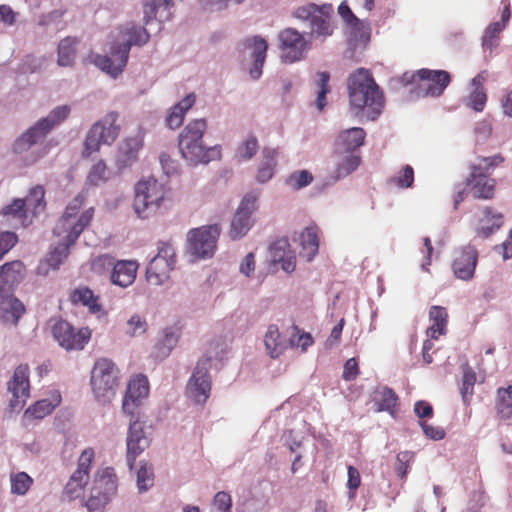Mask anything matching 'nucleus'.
<instances>
[{
  "label": "nucleus",
  "mask_w": 512,
  "mask_h": 512,
  "mask_svg": "<svg viewBox=\"0 0 512 512\" xmlns=\"http://www.w3.org/2000/svg\"><path fill=\"white\" fill-rule=\"evenodd\" d=\"M350 111L355 116L375 120L384 108L383 95L370 72L360 68L348 80Z\"/></svg>",
  "instance_id": "1"
},
{
  "label": "nucleus",
  "mask_w": 512,
  "mask_h": 512,
  "mask_svg": "<svg viewBox=\"0 0 512 512\" xmlns=\"http://www.w3.org/2000/svg\"><path fill=\"white\" fill-rule=\"evenodd\" d=\"M147 30L133 22L123 25L115 42L111 45L110 55H95L93 63L112 78L118 77L127 64L132 45L142 46L149 41Z\"/></svg>",
  "instance_id": "2"
},
{
  "label": "nucleus",
  "mask_w": 512,
  "mask_h": 512,
  "mask_svg": "<svg viewBox=\"0 0 512 512\" xmlns=\"http://www.w3.org/2000/svg\"><path fill=\"white\" fill-rule=\"evenodd\" d=\"M207 127L205 119H194L188 122L178 136L181 157L189 166L206 165L221 158L219 145L208 147L203 142Z\"/></svg>",
  "instance_id": "3"
},
{
  "label": "nucleus",
  "mask_w": 512,
  "mask_h": 512,
  "mask_svg": "<svg viewBox=\"0 0 512 512\" xmlns=\"http://www.w3.org/2000/svg\"><path fill=\"white\" fill-rule=\"evenodd\" d=\"M23 264L20 261L5 263L0 267V320L16 325L25 311L24 305L13 295L14 287L21 281Z\"/></svg>",
  "instance_id": "4"
},
{
  "label": "nucleus",
  "mask_w": 512,
  "mask_h": 512,
  "mask_svg": "<svg viewBox=\"0 0 512 512\" xmlns=\"http://www.w3.org/2000/svg\"><path fill=\"white\" fill-rule=\"evenodd\" d=\"M85 201L83 193L77 194L66 206L62 216L58 219L53 233L68 243H75L80 234L90 224L94 217L92 207L82 210Z\"/></svg>",
  "instance_id": "5"
},
{
  "label": "nucleus",
  "mask_w": 512,
  "mask_h": 512,
  "mask_svg": "<svg viewBox=\"0 0 512 512\" xmlns=\"http://www.w3.org/2000/svg\"><path fill=\"white\" fill-rule=\"evenodd\" d=\"M167 199V189L154 177L142 178L134 185L132 209L142 220L157 215Z\"/></svg>",
  "instance_id": "6"
},
{
  "label": "nucleus",
  "mask_w": 512,
  "mask_h": 512,
  "mask_svg": "<svg viewBox=\"0 0 512 512\" xmlns=\"http://www.w3.org/2000/svg\"><path fill=\"white\" fill-rule=\"evenodd\" d=\"M70 113L71 106L66 104L53 108L46 117L39 119L16 139L13 151L17 154L28 152L32 146L41 143L52 130L62 124Z\"/></svg>",
  "instance_id": "7"
},
{
  "label": "nucleus",
  "mask_w": 512,
  "mask_h": 512,
  "mask_svg": "<svg viewBox=\"0 0 512 512\" xmlns=\"http://www.w3.org/2000/svg\"><path fill=\"white\" fill-rule=\"evenodd\" d=\"M119 382L120 370L111 359L100 358L95 361L91 370L90 384L98 402H110L116 394Z\"/></svg>",
  "instance_id": "8"
},
{
  "label": "nucleus",
  "mask_w": 512,
  "mask_h": 512,
  "mask_svg": "<svg viewBox=\"0 0 512 512\" xmlns=\"http://www.w3.org/2000/svg\"><path fill=\"white\" fill-rule=\"evenodd\" d=\"M118 477L112 467L96 471L85 505L90 512L102 511L116 496Z\"/></svg>",
  "instance_id": "9"
},
{
  "label": "nucleus",
  "mask_w": 512,
  "mask_h": 512,
  "mask_svg": "<svg viewBox=\"0 0 512 512\" xmlns=\"http://www.w3.org/2000/svg\"><path fill=\"white\" fill-rule=\"evenodd\" d=\"M221 234L219 224L203 225L187 233L186 254L191 262L210 259L217 249Z\"/></svg>",
  "instance_id": "10"
},
{
  "label": "nucleus",
  "mask_w": 512,
  "mask_h": 512,
  "mask_svg": "<svg viewBox=\"0 0 512 512\" xmlns=\"http://www.w3.org/2000/svg\"><path fill=\"white\" fill-rule=\"evenodd\" d=\"M407 83L415 84V94L417 97H438L450 83V75L444 70L421 69L411 75Z\"/></svg>",
  "instance_id": "11"
},
{
  "label": "nucleus",
  "mask_w": 512,
  "mask_h": 512,
  "mask_svg": "<svg viewBox=\"0 0 512 512\" xmlns=\"http://www.w3.org/2000/svg\"><path fill=\"white\" fill-rule=\"evenodd\" d=\"M331 5H323L321 7L315 4H309L299 7L295 10V18L302 21H309L310 35L316 38H326L333 33L331 24Z\"/></svg>",
  "instance_id": "12"
},
{
  "label": "nucleus",
  "mask_w": 512,
  "mask_h": 512,
  "mask_svg": "<svg viewBox=\"0 0 512 512\" xmlns=\"http://www.w3.org/2000/svg\"><path fill=\"white\" fill-rule=\"evenodd\" d=\"M176 253L169 243H160L157 254L150 260L146 269L147 281L155 286L164 284L174 269Z\"/></svg>",
  "instance_id": "13"
},
{
  "label": "nucleus",
  "mask_w": 512,
  "mask_h": 512,
  "mask_svg": "<svg viewBox=\"0 0 512 512\" xmlns=\"http://www.w3.org/2000/svg\"><path fill=\"white\" fill-rule=\"evenodd\" d=\"M267 49V42L258 36L247 38L241 44V62L253 80H258L262 75Z\"/></svg>",
  "instance_id": "14"
},
{
  "label": "nucleus",
  "mask_w": 512,
  "mask_h": 512,
  "mask_svg": "<svg viewBox=\"0 0 512 512\" xmlns=\"http://www.w3.org/2000/svg\"><path fill=\"white\" fill-rule=\"evenodd\" d=\"M258 195L247 193L241 200L230 224L229 237L232 240L243 238L252 228L254 220L252 214L258 208Z\"/></svg>",
  "instance_id": "15"
},
{
  "label": "nucleus",
  "mask_w": 512,
  "mask_h": 512,
  "mask_svg": "<svg viewBox=\"0 0 512 512\" xmlns=\"http://www.w3.org/2000/svg\"><path fill=\"white\" fill-rule=\"evenodd\" d=\"M52 334L59 346L67 351L82 350L91 338V330L89 328L76 329L64 320L54 324Z\"/></svg>",
  "instance_id": "16"
},
{
  "label": "nucleus",
  "mask_w": 512,
  "mask_h": 512,
  "mask_svg": "<svg viewBox=\"0 0 512 512\" xmlns=\"http://www.w3.org/2000/svg\"><path fill=\"white\" fill-rule=\"evenodd\" d=\"M7 390L11 394L10 408L12 411H20L30 395L29 367L20 364L7 382Z\"/></svg>",
  "instance_id": "17"
},
{
  "label": "nucleus",
  "mask_w": 512,
  "mask_h": 512,
  "mask_svg": "<svg viewBox=\"0 0 512 512\" xmlns=\"http://www.w3.org/2000/svg\"><path fill=\"white\" fill-rule=\"evenodd\" d=\"M281 57L284 61L293 63L300 60L308 50L309 44L304 36L294 28H286L279 33Z\"/></svg>",
  "instance_id": "18"
},
{
  "label": "nucleus",
  "mask_w": 512,
  "mask_h": 512,
  "mask_svg": "<svg viewBox=\"0 0 512 512\" xmlns=\"http://www.w3.org/2000/svg\"><path fill=\"white\" fill-rule=\"evenodd\" d=\"M208 369V360L199 361L189 379L187 394L195 403H205L210 395L211 381Z\"/></svg>",
  "instance_id": "19"
},
{
  "label": "nucleus",
  "mask_w": 512,
  "mask_h": 512,
  "mask_svg": "<svg viewBox=\"0 0 512 512\" xmlns=\"http://www.w3.org/2000/svg\"><path fill=\"white\" fill-rule=\"evenodd\" d=\"M338 13L346 24V33L355 44H366L370 39V30L366 22L357 18L347 2H342Z\"/></svg>",
  "instance_id": "20"
},
{
  "label": "nucleus",
  "mask_w": 512,
  "mask_h": 512,
  "mask_svg": "<svg viewBox=\"0 0 512 512\" xmlns=\"http://www.w3.org/2000/svg\"><path fill=\"white\" fill-rule=\"evenodd\" d=\"M149 394V382L146 376L137 375L133 377L127 387L126 395L123 400L122 409L129 415L134 414L135 408L141 405L142 400Z\"/></svg>",
  "instance_id": "21"
},
{
  "label": "nucleus",
  "mask_w": 512,
  "mask_h": 512,
  "mask_svg": "<svg viewBox=\"0 0 512 512\" xmlns=\"http://www.w3.org/2000/svg\"><path fill=\"white\" fill-rule=\"evenodd\" d=\"M478 253L473 246H466L456 252L452 269L455 276L461 280H470L474 276Z\"/></svg>",
  "instance_id": "22"
},
{
  "label": "nucleus",
  "mask_w": 512,
  "mask_h": 512,
  "mask_svg": "<svg viewBox=\"0 0 512 512\" xmlns=\"http://www.w3.org/2000/svg\"><path fill=\"white\" fill-rule=\"evenodd\" d=\"M143 146V139L136 135L124 139L118 147L115 166L118 171L131 167L138 160V154Z\"/></svg>",
  "instance_id": "23"
},
{
  "label": "nucleus",
  "mask_w": 512,
  "mask_h": 512,
  "mask_svg": "<svg viewBox=\"0 0 512 512\" xmlns=\"http://www.w3.org/2000/svg\"><path fill=\"white\" fill-rule=\"evenodd\" d=\"M126 445L127 462L129 467L132 468L137 456L149 446V439L144 433L142 424L138 421L130 422Z\"/></svg>",
  "instance_id": "24"
},
{
  "label": "nucleus",
  "mask_w": 512,
  "mask_h": 512,
  "mask_svg": "<svg viewBox=\"0 0 512 512\" xmlns=\"http://www.w3.org/2000/svg\"><path fill=\"white\" fill-rule=\"evenodd\" d=\"M174 3L171 0H143V22L149 25L153 20L164 23L171 20Z\"/></svg>",
  "instance_id": "25"
},
{
  "label": "nucleus",
  "mask_w": 512,
  "mask_h": 512,
  "mask_svg": "<svg viewBox=\"0 0 512 512\" xmlns=\"http://www.w3.org/2000/svg\"><path fill=\"white\" fill-rule=\"evenodd\" d=\"M0 223L13 228L27 227L32 223V217L25 209L22 199H15L0 212Z\"/></svg>",
  "instance_id": "26"
},
{
  "label": "nucleus",
  "mask_w": 512,
  "mask_h": 512,
  "mask_svg": "<svg viewBox=\"0 0 512 512\" xmlns=\"http://www.w3.org/2000/svg\"><path fill=\"white\" fill-rule=\"evenodd\" d=\"M476 233L481 237H488L503 224V215L489 207L480 209L476 214Z\"/></svg>",
  "instance_id": "27"
},
{
  "label": "nucleus",
  "mask_w": 512,
  "mask_h": 512,
  "mask_svg": "<svg viewBox=\"0 0 512 512\" xmlns=\"http://www.w3.org/2000/svg\"><path fill=\"white\" fill-rule=\"evenodd\" d=\"M138 264L136 261L122 260L115 262L111 281L120 287H128L135 281Z\"/></svg>",
  "instance_id": "28"
},
{
  "label": "nucleus",
  "mask_w": 512,
  "mask_h": 512,
  "mask_svg": "<svg viewBox=\"0 0 512 512\" xmlns=\"http://www.w3.org/2000/svg\"><path fill=\"white\" fill-rule=\"evenodd\" d=\"M365 135V131L360 127L343 131L338 136L335 153L355 152L363 144Z\"/></svg>",
  "instance_id": "29"
},
{
  "label": "nucleus",
  "mask_w": 512,
  "mask_h": 512,
  "mask_svg": "<svg viewBox=\"0 0 512 512\" xmlns=\"http://www.w3.org/2000/svg\"><path fill=\"white\" fill-rule=\"evenodd\" d=\"M118 114L108 113L103 118L93 124L102 137L104 145H112L120 133V127L117 125Z\"/></svg>",
  "instance_id": "30"
},
{
  "label": "nucleus",
  "mask_w": 512,
  "mask_h": 512,
  "mask_svg": "<svg viewBox=\"0 0 512 512\" xmlns=\"http://www.w3.org/2000/svg\"><path fill=\"white\" fill-rule=\"evenodd\" d=\"M178 334L172 328H165L154 345L152 356L158 361L166 359L178 343Z\"/></svg>",
  "instance_id": "31"
},
{
  "label": "nucleus",
  "mask_w": 512,
  "mask_h": 512,
  "mask_svg": "<svg viewBox=\"0 0 512 512\" xmlns=\"http://www.w3.org/2000/svg\"><path fill=\"white\" fill-rule=\"evenodd\" d=\"M298 243L301 248L299 254L307 261L313 260L318 253L319 241L316 227H306L298 236Z\"/></svg>",
  "instance_id": "32"
},
{
  "label": "nucleus",
  "mask_w": 512,
  "mask_h": 512,
  "mask_svg": "<svg viewBox=\"0 0 512 512\" xmlns=\"http://www.w3.org/2000/svg\"><path fill=\"white\" fill-rule=\"evenodd\" d=\"M61 402V395L58 391H53L48 398L41 399L30 406L25 414L35 419H43L49 415Z\"/></svg>",
  "instance_id": "33"
},
{
  "label": "nucleus",
  "mask_w": 512,
  "mask_h": 512,
  "mask_svg": "<svg viewBox=\"0 0 512 512\" xmlns=\"http://www.w3.org/2000/svg\"><path fill=\"white\" fill-rule=\"evenodd\" d=\"M264 344L267 353L272 358L279 357L288 347L286 339H284L276 325H270L264 336Z\"/></svg>",
  "instance_id": "34"
},
{
  "label": "nucleus",
  "mask_w": 512,
  "mask_h": 512,
  "mask_svg": "<svg viewBox=\"0 0 512 512\" xmlns=\"http://www.w3.org/2000/svg\"><path fill=\"white\" fill-rule=\"evenodd\" d=\"M111 178V171L104 160H99L93 164L85 179L86 188H96L107 183Z\"/></svg>",
  "instance_id": "35"
},
{
  "label": "nucleus",
  "mask_w": 512,
  "mask_h": 512,
  "mask_svg": "<svg viewBox=\"0 0 512 512\" xmlns=\"http://www.w3.org/2000/svg\"><path fill=\"white\" fill-rule=\"evenodd\" d=\"M448 314L445 308L432 306L429 311L430 327L427 329V335L432 339H438L440 335L445 334L447 327Z\"/></svg>",
  "instance_id": "36"
},
{
  "label": "nucleus",
  "mask_w": 512,
  "mask_h": 512,
  "mask_svg": "<svg viewBox=\"0 0 512 512\" xmlns=\"http://www.w3.org/2000/svg\"><path fill=\"white\" fill-rule=\"evenodd\" d=\"M73 304L83 305L93 314L101 312V306L98 304V297L88 287L81 286L73 290L70 295Z\"/></svg>",
  "instance_id": "37"
},
{
  "label": "nucleus",
  "mask_w": 512,
  "mask_h": 512,
  "mask_svg": "<svg viewBox=\"0 0 512 512\" xmlns=\"http://www.w3.org/2000/svg\"><path fill=\"white\" fill-rule=\"evenodd\" d=\"M263 161L258 168L256 180L259 183H266L272 179L277 166V151L273 148L263 149Z\"/></svg>",
  "instance_id": "38"
},
{
  "label": "nucleus",
  "mask_w": 512,
  "mask_h": 512,
  "mask_svg": "<svg viewBox=\"0 0 512 512\" xmlns=\"http://www.w3.org/2000/svg\"><path fill=\"white\" fill-rule=\"evenodd\" d=\"M468 185L476 198L489 199L494 194L495 180L486 175L471 176Z\"/></svg>",
  "instance_id": "39"
},
{
  "label": "nucleus",
  "mask_w": 512,
  "mask_h": 512,
  "mask_svg": "<svg viewBox=\"0 0 512 512\" xmlns=\"http://www.w3.org/2000/svg\"><path fill=\"white\" fill-rule=\"evenodd\" d=\"M44 195L45 191L43 187L36 186L30 190L29 194L24 199H22L25 203V209H27V212L32 219L44 211L46 206Z\"/></svg>",
  "instance_id": "40"
},
{
  "label": "nucleus",
  "mask_w": 512,
  "mask_h": 512,
  "mask_svg": "<svg viewBox=\"0 0 512 512\" xmlns=\"http://www.w3.org/2000/svg\"><path fill=\"white\" fill-rule=\"evenodd\" d=\"M77 39L66 37L58 45V64L62 67L71 66L76 58Z\"/></svg>",
  "instance_id": "41"
},
{
  "label": "nucleus",
  "mask_w": 512,
  "mask_h": 512,
  "mask_svg": "<svg viewBox=\"0 0 512 512\" xmlns=\"http://www.w3.org/2000/svg\"><path fill=\"white\" fill-rule=\"evenodd\" d=\"M336 157V174L338 178H343L352 173L360 163V158L355 152L336 153Z\"/></svg>",
  "instance_id": "42"
},
{
  "label": "nucleus",
  "mask_w": 512,
  "mask_h": 512,
  "mask_svg": "<svg viewBox=\"0 0 512 512\" xmlns=\"http://www.w3.org/2000/svg\"><path fill=\"white\" fill-rule=\"evenodd\" d=\"M259 149V143L254 135L247 136L236 148L234 159L243 163L252 159Z\"/></svg>",
  "instance_id": "43"
},
{
  "label": "nucleus",
  "mask_w": 512,
  "mask_h": 512,
  "mask_svg": "<svg viewBox=\"0 0 512 512\" xmlns=\"http://www.w3.org/2000/svg\"><path fill=\"white\" fill-rule=\"evenodd\" d=\"M154 485V471L152 465L141 461L136 475V486L139 493L147 492Z\"/></svg>",
  "instance_id": "44"
},
{
  "label": "nucleus",
  "mask_w": 512,
  "mask_h": 512,
  "mask_svg": "<svg viewBox=\"0 0 512 512\" xmlns=\"http://www.w3.org/2000/svg\"><path fill=\"white\" fill-rule=\"evenodd\" d=\"M497 412L503 419H508L512 415V385L507 388L497 390L496 401Z\"/></svg>",
  "instance_id": "45"
},
{
  "label": "nucleus",
  "mask_w": 512,
  "mask_h": 512,
  "mask_svg": "<svg viewBox=\"0 0 512 512\" xmlns=\"http://www.w3.org/2000/svg\"><path fill=\"white\" fill-rule=\"evenodd\" d=\"M88 479L87 477L73 473L64 488V495L70 500L82 497Z\"/></svg>",
  "instance_id": "46"
},
{
  "label": "nucleus",
  "mask_w": 512,
  "mask_h": 512,
  "mask_svg": "<svg viewBox=\"0 0 512 512\" xmlns=\"http://www.w3.org/2000/svg\"><path fill=\"white\" fill-rule=\"evenodd\" d=\"M500 22H493L489 24L484 30L482 36V47L485 50L493 51L499 45V35L505 29Z\"/></svg>",
  "instance_id": "47"
},
{
  "label": "nucleus",
  "mask_w": 512,
  "mask_h": 512,
  "mask_svg": "<svg viewBox=\"0 0 512 512\" xmlns=\"http://www.w3.org/2000/svg\"><path fill=\"white\" fill-rule=\"evenodd\" d=\"M502 161L503 158L499 154L493 155L491 157L479 158L477 163L474 164L472 167L471 176H488L494 170V168L497 167Z\"/></svg>",
  "instance_id": "48"
},
{
  "label": "nucleus",
  "mask_w": 512,
  "mask_h": 512,
  "mask_svg": "<svg viewBox=\"0 0 512 512\" xmlns=\"http://www.w3.org/2000/svg\"><path fill=\"white\" fill-rule=\"evenodd\" d=\"M101 145H104L102 142V137L99 134L98 130L92 125L88 130L85 140H84V148L82 151V156L87 158L91 156L93 153H96L100 150Z\"/></svg>",
  "instance_id": "49"
},
{
  "label": "nucleus",
  "mask_w": 512,
  "mask_h": 512,
  "mask_svg": "<svg viewBox=\"0 0 512 512\" xmlns=\"http://www.w3.org/2000/svg\"><path fill=\"white\" fill-rule=\"evenodd\" d=\"M58 239V245L54 247L47 258L48 265L53 269H57L59 267V265L68 256L69 248L75 244L68 243V241H63L61 238Z\"/></svg>",
  "instance_id": "50"
},
{
  "label": "nucleus",
  "mask_w": 512,
  "mask_h": 512,
  "mask_svg": "<svg viewBox=\"0 0 512 512\" xmlns=\"http://www.w3.org/2000/svg\"><path fill=\"white\" fill-rule=\"evenodd\" d=\"M377 411H392L397 404V396L389 388L380 389L375 397Z\"/></svg>",
  "instance_id": "51"
},
{
  "label": "nucleus",
  "mask_w": 512,
  "mask_h": 512,
  "mask_svg": "<svg viewBox=\"0 0 512 512\" xmlns=\"http://www.w3.org/2000/svg\"><path fill=\"white\" fill-rule=\"evenodd\" d=\"M10 483L11 493L22 496L25 495L27 491L30 489L33 480L27 473L18 472L16 474L11 475Z\"/></svg>",
  "instance_id": "52"
},
{
  "label": "nucleus",
  "mask_w": 512,
  "mask_h": 512,
  "mask_svg": "<svg viewBox=\"0 0 512 512\" xmlns=\"http://www.w3.org/2000/svg\"><path fill=\"white\" fill-rule=\"evenodd\" d=\"M463 377H462V387H461V395L462 400L465 404L469 403V400L473 394L474 385L476 382V374L472 370L471 367L465 365L463 367Z\"/></svg>",
  "instance_id": "53"
},
{
  "label": "nucleus",
  "mask_w": 512,
  "mask_h": 512,
  "mask_svg": "<svg viewBox=\"0 0 512 512\" xmlns=\"http://www.w3.org/2000/svg\"><path fill=\"white\" fill-rule=\"evenodd\" d=\"M318 81H317V97L315 101V105L319 111H322L326 106V95L330 92V87L328 85L330 75L328 72H319L318 73Z\"/></svg>",
  "instance_id": "54"
},
{
  "label": "nucleus",
  "mask_w": 512,
  "mask_h": 512,
  "mask_svg": "<svg viewBox=\"0 0 512 512\" xmlns=\"http://www.w3.org/2000/svg\"><path fill=\"white\" fill-rule=\"evenodd\" d=\"M313 175L307 170H298L289 175L286 184L293 190H300L310 185Z\"/></svg>",
  "instance_id": "55"
},
{
  "label": "nucleus",
  "mask_w": 512,
  "mask_h": 512,
  "mask_svg": "<svg viewBox=\"0 0 512 512\" xmlns=\"http://www.w3.org/2000/svg\"><path fill=\"white\" fill-rule=\"evenodd\" d=\"M147 330L146 320L138 314L132 315L126 323V334L131 337H139Z\"/></svg>",
  "instance_id": "56"
},
{
  "label": "nucleus",
  "mask_w": 512,
  "mask_h": 512,
  "mask_svg": "<svg viewBox=\"0 0 512 512\" xmlns=\"http://www.w3.org/2000/svg\"><path fill=\"white\" fill-rule=\"evenodd\" d=\"M487 101V95L484 89H472L467 96L466 105L477 112L483 111Z\"/></svg>",
  "instance_id": "57"
},
{
  "label": "nucleus",
  "mask_w": 512,
  "mask_h": 512,
  "mask_svg": "<svg viewBox=\"0 0 512 512\" xmlns=\"http://www.w3.org/2000/svg\"><path fill=\"white\" fill-rule=\"evenodd\" d=\"M115 260L108 254H102L94 257L91 261V270L96 274H103L113 269Z\"/></svg>",
  "instance_id": "58"
},
{
  "label": "nucleus",
  "mask_w": 512,
  "mask_h": 512,
  "mask_svg": "<svg viewBox=\"0 0 512 512\" xmlns=\"http://www.w3.org/2000/svg\"><path fill=\"white\" fill-rule=\"evenodd\" d=\"M94 459V451L90 448L85 449L79 459H78V466L74 473H77V475H82L84 477L89 478V471L91 464Z\"/></svg>",
  "instance_id": "59"
},
{
  "label": "nucleus",
  "mask_w": 512,
  "mask_h": 512,
  "mask_svg": "<svg viewBox=\"0 0 512 512\" xmlns=\"http://www.w3.org/2000/svg\"><path fill=\"white\" fill-rule=\"evenodd\" d=\"M212 512H232V498L224 492H218L213 499Z\"/></svg>",
  "instance_id": "60"
},
{
  "label": "nucleus",
  "mask_w": 512,
  "mask_h": 512,
  "mask_svg": "<svg viewBox=\"0 0 512 512\" xmlns=\"http://www.w3.org/2000/svg\"><path fill=\"white\" fill-rule=\"evenodd\" d=\"M293 252L287 240L282 239L275 242L270 248V254L274 263H279L287 255Z\"/></svg>",
  "instance_id": "61"
},
{
  "label": "nucleus",
  "mask_w": 512,
  "mask_h": 512,
  "mask_svg": "<svg viewBox=\"0 0 512 512\" xmlns=\"http://www.w3.org/2000/svg\"><path fill=\"white\" fill-rule=\"evenodd\" d=\"M392 181L400 188L411 187L414 181V171L409 165L404 166Z\"/></svg>",
  "instance_id": "62"
},
{
  "label": "nucleus",
  "mask_w": 512,
  "mask_h": 512,
  "mask_svg": "<svg viewBox=\"0 0 512 512\" xmlns=\"http://www.w3.org/2000/svg\"><path fill=\"white\" fill-rule=\"evenodd\" d=\"M414 453L403 451L397 455L396 471L401 478H404L409 470V463L413 460Z\"/></svg>",
  "instance_id": "63"
},
{
  "label": "nucleus",
  "mask_w": 512,
  "mask_h": 512,
  "mask_svg": "<svg viewBox=\"0 0 512 512\" xmlns=\"http://www.w3.org/2000/svg\"><path fill=\"white\" fill-rule=\"evenodd\" d=\"M18 241V237L13 232H2L0 233V260L3 256L12 249Z\"/></svg>",
  "instance_id": "64"
}]
</instances>
